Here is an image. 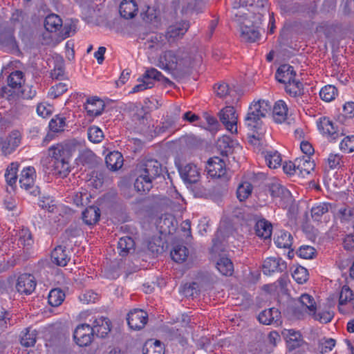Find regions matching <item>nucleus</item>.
Wrapping results in <instances>:
<instances>
[{
	"label": "nucleus",
	"mask_w": 354,
	"mask_h": 354,
	"mask_svg": "<svg viewBox=\"0 0 354 354\" xmlns=\"http://www.w3.org/2000/svg\"><path fill=\"white\" fill-rule=\"evenodd\" d=\"M214 89L216 95L221 98H225L228 96L233 97L236 94L234 89L230 88L229 85L224 82L215 85Z\"/></svg>",
	"instance_id": "obj_46"
},
{
	"label": "nucleus",
	"mask_w": 354,
	"mask_h": 354,
	"mask_svg": "<svg viewBox=\"0 0 354 354\" xmlns=\"http://www.w3.org/2000/svg\"><path fill=\"white\" fill-rule=\"evenodd\" d=\"M62 26V19L55 14L48 15L44 21V27L48 32H56Z\"/></svg>",
	"instance_id": "obj_37"
},
{
	"label": "nucleus",
	"mask_w": 354,
	"mask_h": 354,
	"mask_svg": "<svg viewBox=\"0 0 354 354\" xmlns=\"http://www.w3.org/2000/svg\"><path fill=\"white\" fill-rule=\"evenodd\" d=\"M119 11L122 17L129 19L133 18L138 12V6L135 0H122Z\"/></svg>",
	"instance_id": "obj_21"
},
{
	"label": "nucleus",
	"mask_w": 354,
	"mask_h": 354,
	"mask_svg": "<svg viewBox=\"0 0 354 354\" xmlns=\"http://www.w3.org/2000/svg\"><path fill=\"white\" fill-rule=\"evenodd\" d=\"M308 272L307 269L302 266L296 267L292 271V278L299 284H303L308 279Z\"/></svg>",
	"instance_id": "obj_52"
},
{
	"label": "nucleus",
	"mask_w": 354,
	"mask_h": 354,
	"mask_svg": "<svg viewBox=\"0 0 354 354\" xmlns=\"http://www.w3.org/2000/svg\"><path fill=\"white\" fill-rule=\"evenodd\" d=\"M297 254L301 258L310 259L315 256V250L312 246L302 245L299 248Z\"/></svg>",
	"instance_id": "obj_57"
},
{
	"label": "nucleus",
	"mask_w": 354,
	"mask_h": 354,
	"mask_svg": "<svg viewBox=\"0 0 354 354\" xmlns=\"http://www.w3.org/2000/svg\"><path fill=\"white\" fill-rule=\"evenodd\" d=\"M274 243L280 248H290L292 244V236L286 231H280L274 239Z\"/></svg>",
	"instance_id": "obj_40"
},
{
	"label": "nucleus",
	"mask_w": 354,
	"mask_h": 354,
	"mask_svg": "<svg viewBox=\"0 0 354 354\" xmlns=\"http://www.w3.org/2000/svg\"><path fill=\"white\" fill-rule=\"evenodd\" d=\"M36 286L35 277L31 274L24 273L18 277L15 288L21 295H29L34 292Z\"/></svg>",
	"instance_id": "obj_9"
},
{
	"label": "nucleus",
	"mask_w": 354,
	"mask_h": 354,
	"mask_svg": "<svg viewBox=\"0 0 354 354\" xmlns=\"http://www.w3.org/2000/svg\"><path fill=\"white\" fill-rule=\"evenodd\" d=\"M296 165L298 172L302 175L309 174L315 167V162L309 156L296 159Z\"/></svg>",
	"instance_id": "obj_33"
},
{
	"label": "nucleus",
	"mask_w": 354,
	"mask_h": 354,
	"mask_svg": "<svg viewBox=\"0 0 354 354\" xmlns=\"http://www.w3.org/2000/svg\"><path fill=\"white\" fill-rule=\"evenodd\" d=\"M100 210L96 206H89L82 212V220L88 225L95 224L100 219Z\"/></svg>",
	"instance_id": "obj_28"
},
{
	"label": "nucleus",
	"mask_w": 354,
	"mask_h": 354,
	"mask_svg": "<svg viewBox=\"0 0 354 354\" xmlns=\"http://www.w3.org/2000/svg\"><path fill=\"white\" fill-rule=\"evenodd\" d=\"M120 255L126 256L131 250H134L135 242L130 236H124L118 243Z\"/></svg>",
	"instance_id": "obj_41"
},
{
	"label": "nucleus",
	"mask_w": 354,
	"mask_h": 354,
	"mask_svg": "<svg viewBox=\"0 0 354 354\" xmlns=\"http://www.w3.org/2000/svg\"><path fill=\"white\" fill-rule=\"evenodd\" d=\"M299 302L302 307V310L308 313L309 315L315 314L316 303L312 296L308 294H303L299 298Z\"/></svg>",
	"instance_id": "obj_36"
},
{
	"label": "nucleus",
	"mask_w": 354,
	"mask_h": 354,
	"mask_svg": "<svg viewBox=\"0 0 354 354\" xmlns=\"http://www.w3.org/2000/svg\"><path fill=\"white\" fill-rule=\"evenodd\" d=\"M93 335L104 337L111 331V322L108 318L101 317L95 319L91 326Z\"/></svg>",
	"instance_id": "obj_17"
},
{
	"label": "nucleus",
	"mask_w": 354,
	"mask_h": 354,
	"mask_svg": "<svg viewBox=\"0 0 354 354\" xmlns=\"http://www.w3.org/2000/svg\"><path fill=\"white\" fill-rule=\"evenodd\" d=\"M79 298L84 304L95 303L98 299V295L93 290H86Z\"/></svg>",
	"instance_id": "obj_60"
},
{
	"label": "nucleus",
	"mask_w": 354,
	"mask_h": 354,
	"mask_svg": "<svg viewBox=\"0 0 354 354\" xmlns=\"http://www.w3.org/2000/svg\"><path fill=\"white\" fill-rule=\"evenodd\" d=\"M35 178L36 171L33 167L24 168L19 178L20 187L34 196L40 193L39 187L35 185Z\"/></svg>",
	"instance_id": "obj_5"
},
{
	"label": "nucleus",
	"mask_w": 354,
	"mask_h": 354,
	"mask_svg": "<svg viewBox=\"0 0 354 354\" xmlns=\"http://www.w3.org/2000/svg\"><path fill=\"white\" fill-rule=\"evenodd\" d=\"M218 148L221 150L222 154H225L231 150V146L230 145V138L228 137H223L219 139L217 142Z\"/></svg>",
	"instance_id": "obj_62"
},
{
	"label": "nucleus",
	"mask_w": 354,
	"mask_h": 354,
	"mask_svg": "<svg viewBox=\"0 0 354 354\" xmlns=\"http://www.w3.org/2000/svg\"><path fill=\"white\" fill-rule=\"evenodd\" d=\"M281 317V313L275 308H271L261 312L258 316L260 323L270 325L274 322H277Z\"/></svg>",
	"instance_id": "obj_25"
},
{
	"label": "nucleus",
	"mask_w": 354,
	"mask_h": 354,
	"mask_svg": "<svg viewBox=\"0 0 354 354\" xmlns=\"http://www.w3.org/2000/svg\"><path fill=\"white\" fill-rule=\"evenodd\" d=\"M0 40L2 44L10 48L16 47L15 38L12 33H5L1 35Z\"/></svg>",
	"instance_id": "obj_61"
},
{
	"label": "nucleus",
	"mask_w": 354,
	"mask_h": 354,
	"mask_svg": "<svg viewBox=\"0 0 354 354\" xmlns=\"http://www.w3.org/2000/svg\"><path fill=\"white\" fill-rule=\"evenodd\" d=\"M161 163L155 159L142 160L137 166L135 189L140 192H148L153 187V181L162 174Z\"/></svg>",
	"instance_id": "obj_2"
},
{
	"label": "nucleus",
	"mask_w": 354,
	"mask_h": 354,
	"mask_svg": "<svg viewBox=\"0 0 354 354\" xmlns=\"http://www.w3.org/2000/svg\"><path fill=\"white\" fill-rule=\"evenodd\" d=\"M339 149L344 153L354 151V136H346L339 144Z\"/></svg>",
	"instance_id": "obj_55"
},
{
	"label": "nucleus",
	"mask_w": 354,
	"mask_h": 354,
	"mask_svg": "<svg viewBox=\"0 0 354 354\" xmlns=\"http://www.w3.org/2000/svg\"><path fill=\"white\" fill-rule=\"evenodd\" d=\"M93 335L91 326L87 324L77 326L73 333L74 339L80 346H88L93 340Z\"/></svg>",
	"instance_id": "obj_10"
},
{
	"label": "nucleus",
	"mask_w": 354,
	"mask_h": 354,
	"mask_svg": "<svg viewBox=\"0 0 354 354\" xmlns=\"http://www.w3.org/2000/svg\"><path fill=\"white\" fill-rule=\"evenodd\" d=\"M252 185L248 181L240 183L236 189V196L240 201H244L252 194Z\"/></svg>",
	"instance_id": "obj_42"
},
{
	"label": "nucleus",
	"mask_w": 354,
	"mask_h": 354,
	"mask_svg": "<svg viewBox=\"0 0 354 354\" xmlns=\"http://www.w3.org/2000/svg\"><path fill=\"white\" fill-rule=\"evenodd\" d=\"M295 75L296 73L293 66L288 64H283L277 69L275 74V78L278 82L283 84H286L287 83L294 80L295 79Z\"/></svg>",
	"instance_id": "obj_18"
},
{
	"label": "nucleus",
	"mask_w": 354,
	"mask_h": 354,
	"mask_svg": "<svg viewBox=\"0 0 354 354\" xmlns=\"http://www.w3.org/2000/svg\"><path fill=\"white\" fill-rule=\"evenodd\" d=\"M261 11H266L268 7V0H234V7H244V6H253Z\"/></svg>",
	"instance_id": "obj_32"
},
{
	"label": "nucleus",
	"mask_w": 354,
	"mask_h": 354,
	"mask_svg": "<svg viewBox=\"0 0 354 354\" xmlns=\"http://www.w3.org/2000/svg\"><path fill=\"white\" fill-rule=\"evenodd\" d=\"M65 126L66 118L60 115H55L49 122L50 129L56 133L64 131Z\"/></svg>",
	"instance_id": "obj_48"
},
{
	"label": "nucleus",
	"mask_w": 354,
	"mask_h": 354,
	"mask_svg": "<svg viewBox=\"0 0 354 354\" xmlns=\"http://www.w3.org/2000/svg\"><path fill=\"white\" fill-rule=\"evenodd\" d=\"M179 172L183 180L187 183L193 184L198 181L200 172L196 165L187 163L179 168Z\"/></svg>",
	"instance_id": "obj_14"
},
{
	"label": "nucleus",
	"mask_w": 354,
	"mask_h": 354,
	"mask_svg": "<svg viewBox=\"0 0 354 354\" xmlns=\"http://www.w3.org/2000/svg\"><path fill=\"white\" fill-rule=\"evenodd\" d=\"M333 205L330 203H317L311 207V216L314 221H320L322 218L328 213Z\"/></svg>",
	"instance_id": "obj_26"
},
{
	"label": "nucleus",
	"mask_w": 354,
	"mask_h": 354,
	"mask_svg": "<svg viewBox=\"0 0 354 354\" xmlns=\"http://www.w3.org/2000/svg\"><path fill=\"white\" fill-rule=\"evenodd\" d=\"M337 94V88L332 85L324 86L319 92L321 99L326 102H330L334 100Z\"/></svg>",
	"instance_id": "obj_51"
},
{
	"label": "nucleus",
	"mask_w": 354,
	"mask_h": 354,
	"mask_svg": "<svg viewBox=\"0 0 354 354\" xmlns=\"http://www.w3.org/2000/svg\"><path fill=\"white\" fill-rule=\"evenodd\" d=\"M127 319L128 325L131 329L140 330L146 325L148 315L141 309H134L128 313Z\"/></svg>",
	"instance_id": "obj_12"
},
{
	"label": "nucleus",
	"mask_w": 354,
	"mask_h": 354,
	"mask_svg": "<svg viewBox=\"0 0 354 354\" xmlns=\"http://www.w3.org/2000/svg\"><path fill=\"white\" fill-rule=\"evenodd\" d=\"M283 335L286 336L287 348L289 351H293L301 345L303 339L299 332L293 329L286 330Z\"/></svg>",
	"instance_id": "obj_23"
},
{
	"label": "nucleus",
	"mask_w": 354,
	"mask_h": 354,
	"mask_svg": "<svg viewBox=\"0 0 354 354\" xmlns=\"http://www.w3.org/2000/svg\"><path fill=\"white\" fill-rule=\"evenodd\" d=\"M187 248L182 245H176L171 252L172 259L177 263L184 262L188 257Z\"/></svg>",
	"instance_id": "obj_43"
},
{
	"label": "nucleus",
	"mask_w": 354,
	"mask_h": 354,
	"mask_svg": "<svg viewBox=\"0 0 354 354\" xmlns=\"http://www.w3.org/2000/svg\"><path fill=\"white\" fill-rule=\"evenodd\" d=\"M65 298L64 292L59 288H55L50 291L48 297V304L57 307L61 305Z\"/></svg>",
	"instance_id": "obj_45"
},
{
	"label": "nucleus",
	"mask_w": 354,
	"mask_h": 354,
	"mask_svg": "<svg viewBox=\"0 0 354 354\" xmlns=\"http://www.w3.org/2000/svg\"><path fill=\"white\" fill-rule=\"evenodd\" d=\"M219 119L227 131L237 132L238 115L233 106H227L219 112Z\"/></svg>",
	"instance_id": "obj_8"
},
{
	"label": "nucleus",
	"mask_w": 354,
	"mask_h": 354,
	"mask_svg": "<svg viewBox=\"0 0 354 354\" xmlns=\"http://www.w3.org/2000/svg\"><path fill=\"white\" fill-rule=\"evenodd\" d=\"M310 316L320 323L327 324L333 319V313L330 311H322L316 313V310H315V314H312Z\"/></svg>",
	"instance_id": "obj_56"
},
{
	"label": "nucleus",
	"mask_w": 354,
	"mask_h": 354,
	"mask_svg": "<svg viewBox=\"0 0 354 354\" xmlns=\"http://www.w3.org/2000/svg\"><path fill=\"white\" fill-rule=\"evenodd\" d=\"M17 132L12 133L3 143L2 150L4 153H11L20 144V138Z\"/></svg>",
	"instance_id": "obj_39"
},
{
	"label": "nucleus",
	"mask_w": 354,
	"mask_h": 354,
	"mask_svg": "<svg viewBox=\"0 0 354 354\" xmlns=\"http://www.w3.org/2000/svg\"><path fill=\"white\" fill-rule=\"evenodd\" d=\"M270 104L265 100L254 102L249 106L245 118V124L254 133L251 136V142L256 144V142H260L261 135L259 131L261 129L263 124L262 118H266L270 113Z\"/></svg>",
	"instance_id": "obj_3"
},
{
	"label": "nucleus",
	"mask_w": 354,
	"mask_h": 354,
	"mask_svg": "<svg viewBox=\"0 0 354 354\" xmlns=\"http://www.w3.org/2000/svg\"><path fill=\"white\" fill-rule=\"evenodd\" d=\"M104 102L97 97H89L84 104V109L87 115L91 117H96L102 114L104 109Z\"/></svg>",
	"instance_id": "obj_16"
},
{
	"label": "nucleus",
	"mask_w": 354,
	"mask_h": 354,
	"mask_svg": "<svg viewBox=\"0 0 354 354\" xmlns=\"http://www.w3.org/2000/svg\"><path fill=\"white\" fill-rule=\"evenodd\" d=\"M241 37L248 42H254L259 37V32L254 26H249L247 25L241 26Z\"/></svg>",
	"instance_id": "obj_30"
},
{
	"label": "nucleus",
	"mask_w": 354,
	"mask_h": 354,
	"mask_svg": "<svg viewBox=\"0 0 354 354\" xmlns=\"http://www.w3.org/2000/svg\"><path fill=\"white\" fill-rule=\"evenodd\" d=\"M87 133L89 140L93 143L100 142L104 138L102 131L96 126L89 127Z\"/></svg>",
	"instance_id": "obj_53"
},
{
	"label": "nucleus",
	"mask_w": 354,
	"mask_h": 354,
	"mask_svg": "<svg viewBox=\"0 0 354 354\" xmlns=\"http://www.w3.org/2000/svg\"><path fill=\"white\" fill-rule=\"evenodd\" d=\"M353 216V210L347 206H342L338 209L337 216L342 223L348 222Z\"/></svg>",
	"instance_id": "obj_58"
},
{
	"label": "nucleus",
	"mask_w": 354,
	"mask_h": 354,
	"mask_svg": "<svg viewBox=\"0 0 354 354\" xmlns=\"http://www.w3.org/2000/svg\"><path fill=\"white\" fill-rule=\"evenodd\" d=\"M353 292L346 286H344L341 290L339 298V310L344 313L342 306L347 304L348 301H351L353 299Z\"/></svg>",
	"instance_id": "obj_49"
},
{
	"label": "nucleus",
	"mask_w": 354,
	"mask_h": 354,
	"mask_svg": "<svg viewBox=\"0 0 354 354\" xmlns=\"http://www.w3.org/2000/svg\"><path fill=\"white\" fill-rule=\"evenodd\" d=\"M123 156L118 151L110 152L105 158L107 167L112 171H116L123 165Z\"/></svg>",
	"instance_id": "obj_29"
},
{
	"label": "nucleus",
	"mask_w": 354,
	"mask_h": 354,
	"mask_svg": "<svg viewBox=\"0 0 354 354\" xmlns=\"http://www.w3.org/2000/svg\"><path fill=\"white\" fill-rule=\"evenodd\" d=\"M288 115V107L286 104L283 100H278L275 102L273 111L272 117L275 122L282 123L287 119Z\"/></svg>",
	"instance_id": "obj_27"
},
{
	"label": "nucleus",
	"mask_w": 354,
	"mask_h": 354,
	"mask_svg": "<svg viewBox=\"0 0 354 354\" xmlns=\"http://www.w3.org/2000/svg\"><path fill=\"white\" fill-rule=\"evenodd\" d=\"M254 227L257 236L263 239H270L272 230L271 223L262 218L256 222Z\"/></svg>",
	"instance_id": "obj_24"
},
{
	"label": "nucleus",
	"mask_w": 354,
	"mask_h": 354,
	"mask_svg": "<svg viewBox=\"0 0 354 354\" xmlns=\"http://www.w3.org/2000/svg\"><path fill=\"white\" fill-rule=\"evenodd\" d=\"M183 140L187 147H196L201 144V140L194 135L186 136Z\"/></svg>",
	"instance_id": "obj_63"
},
{
	"label": "nucleus",
	"mask_w": 354,
	"mask_h": 354,
	"mask_svg": "<svg viewBox=\"0 0 354 354\" xmlns=\"http://www.w3.org/2000/svg\"><path fill=\"white\" fill-rule=\"evenodd\" d=\"M162 77V74L161 72L158 71L155 68H150L146 70L145 73L143 75V79H145L147 81L151 80H158L160 81L161 77Z\"/></svg>",
	"instance_id": "obj_59"
},
{
	"label": "nucleus",
	"mask_w": 354,
	"mask_h": 354,
	"mask_svg": "<svg viewBox=\"0 0 354 354\" xmlns=\"http://www.w3.org/2000/svg\"><path fill=\"white\" fill-rule=\"evenodd\" d=\"M19 165L18 162H12L10 163L5 172V178L8 185L14 188L16 186L17 180V172L19 170Z\"/></svg>",
	"instance_id": "obj_31"
},
{
	"label": "nucleus",
	"mask_w": 354,
	"mask_h": 354,
	"mask_svg": "<svg viewBox=\"0 0 354 354\" xmlns=\"http://www.w3.org/2000/svg\"><path fill=\"white\" fill-rule=\"evenodd\" d=\"M166 36L162 34L154 33L150 35L144 43L145 48L152 51L161 49L166 43Z\"/></svg>",
	"instance_id": "obj_22"
},
{
	"label": "nucleus",
	"mask_w": 354,
	"mask_h": 354,
	"mask_svg": "<svg viewBox=\"0 0 354 354\" xmlns=\"http://www.w3.org/2000/svg\"><path fill=\"white\" fill-rule=\"evenodd\" d=\"M77 144L73 140L51 146L48 149L50 160L45 172L60 178L66 177L71 171L70 160Z\"/></svg>",
	"instance_id": "obj_1"
},
{
	"label": "nucleus",
	"mask_w": 354,
	"mask_h": 354,
	"mask_svg": "<svg viewBox=\"0 0 354 354\" xmlns=\"http://www.w3.org/2000/svg\"><path fill=\"white\" fill-rule=\"evenodd\" d=\"M71 259L70 252L66 247L57 246L51 252L52 261L59 266H65Z\"/></svg>",
	"instance_id": "obj_19"
},
{
	"label": "nucleus",
	"mask_w": 354,
	"mask_h": 354,
	"mask_svg": "<svg viewBox=\"0 0 354 354\" xmlns=\"http://www.w3.org/2000/svg\"><path fill=\"white\" fill-rule=\"evenodd\" d=\"M26 330V333L21 337V344L25 347L33 346L36 343L37 331L31 328H28Z\"/></svg>",
	"instance_id": "obj_47"
},
{
	"label": "nucleus",
	"mask_w": 354,
	"mask_h": 354,
	"mask_svg": "<svg viewBox=\"0 0 354 354\" xmlns=\"http://www.w3.org/2000/svg\"><path fill=\"white\" fill-rule=\"evenodd\" d=\"M8 86H3L0 90V95L2 97L8 98L15 93L13 89H20L25 82L24 75L21 71L12 72L7 79Z\"/></svg>",
	"instance_id": "obj_6"
},
{
	"label": "nucleus",
	"mask_w": 354,
	"mask_h": 354,
	"mask_svg": "<svg viewBox=\"0 0 354 354\" xmlns=\"http://www.w3.org/2000/svg\"><path fill=\"white\" fill-rule=\"evenodd\" d=\"M68 90V85L65 83H58L51 86L48 92V95L53 99H55L63 95Z\"/></svg>",
	"instance_id": "obj_54"
},
{
	"label": "nucleus",
	"mask_w": 354,
	"mask_h": 354,
	"mask_svg": "<svg viewBox=\"0 0 354 354\" xmlns=\"http://www.w3.org/2000/svg\"><path fill=\"white\" fill-rule=\"evenodd\" d=\"M285 89L287 93L295 97L300 96L304 93L302 83L295 79L285 84Z\"/></svg>",
	"instance_id": "obj_44"
},
{
	"label": "nucleus",
	"mask_w": 354,
	"mask_h": 354,
	"mask_svg": "<svg viewBox=\"0 0 354 354\" xmlns=\"http://www.w3.org/2000/svg\"><path fill=\"white\" fill-rule=\"evenodd\" d=\"M191 64V57L186 50L178 48L162 52L158 59V66L169 73L182 72Z\"/></svg>",
	"instance_id": "obj_4"
},
{
	"label": "nucleus",
	"mask_w": 354,
	"mask_h": 354,
	"mask_svg": "<svg viewBox=\"0 0 354 354\" xmlns=\"http://www.w3.org/2000/svg\"><path fill=\"white\" fill-rule=\"evenodd\" d=\"M207 174L213 178H219L226 173L225 162L218 157L211 158L207 164Z\"/></svg>",
	"instance_id": "obj_13"
},
{
	"label": "nucleus",
	"mask_w": 354,
	"mask_h": 354,
	"mask_svg": "<svg viewBox=\"0 0 354 354\" xmlns=\"http://www.w3.org/2000/svg\"><path fill=\"white\" fill-rule=\"evenodd\" d=\"M16 236H17L18 239V245H21L23 246H29L31 245L33 243L32 234L29 230L26 228H23L20 230L16 234Z\"/></svg>",
	"instance_id": "obj_50"
},
{
	"label": "nucleus",
	"mask_w": 354,
	"mask_h": 354,
	"mask_svg": "<svg viewBox=\"0 0 354 354\" xmlns=\"http://www.w3.org/2000/svg\"><path fill=\"white\" fill-rule=\"evenodd\" d=\"M346 118H354V102H346L343 106V115Z\"/></svg>",
	"instance_id": "obj_64"
},
{
	"label": "nucleus",
	"mask_w": 354,
	"mask_h": 354,
	"mask_svg": "<svg viewBox=\"0 0 354 354\" xmlns=\"http://www.w3.org/2000/svg\"><path fill=\"white\" fill-rule=\"evenodd\" d=\"M165 348L159 340H148L143 348V354H164Z\"/></svg>",
	"instance_id": "obj_38"
},
{
	"label": "nucleus",
	"mask_w": 354,
	"mask_h": 354,
	"mask_svg": "<svg viewBox=\"0 0 354 354\" xmlns=\"http://www.w3.org/2000/svg\"><path fill=\"white\" fill-rule=\"evenodd\" d=\"M319 131L324 135L333 140H336L339 136H344V131L335 126L333 122L328 117H321L317 120Z\"/></svg>",
	"instance_id": "obj_7"
},
{
	"label": "nucleus",
	"mask_w": 354,
	"mask_h": 354,
	"mask_svg": "<svg viewBox=\"0 0 354 354\" xmlns=\"http://www.w3.org/2000/svg\"><path fill=\"white\" fill-rule=\"evenodd\" d=\"M216 267L223 275L231 276L233 274L234 266L232 261L227 257H220L216 262Z\"/></svg>",
	"instance_id": "obj_34"
},
{
	"label": "nucleus",
	"mask_w": 354,
	"mask_h": 354,
	"mask_svg": "<svg viewBox=\"0 0 354 354\" xmlns=\"http://www.w3.org/2000/svg\"><path fill=\"white\" fill-rule=\"evenodd\" d=\"M189 28V21H181L169 27L166 37H167L169 39H178L181 38L187 32Z\"/></svg>",
	"instance_id": "obj_20"
},
{
	"label": "nucleus",
	"mask_w": 354,
	"mask_h": 354,
	"mask_svg": "<svg viewBox=\"0 0 354 354\" xmlns=\"http://www.w3.org/2000/svg\"><path fill=\"white\" fill-rule=\"evenodd\" d=\"M270 195L274 198L288 203L291 200L290 192L278 181H274L269 185Z\"/></svg>",
	"instance_id": "obj_15"
},
{
	"label": "nucleus",
	"mask_w": 354,
	"mask_h": 354,
	"mask_svg": "<svg viewBox=\"0 0 354 354\" xmlns=\"http://www.w3.org/2000/svg\"><path fill=\"white\" fill-rule=\"evenodd\" d=\"M264 158L267 165L271 169H276L281 166V154L276 150H268L264 152Z\"/></svg>",
	"instance_id": "obj_35"
},
{
	"label": "nucleus",
	"mask_w": 354,
	"mask_h": 354,
	"mask_svg": "<svg viewBox=\"0 0 354 354\" xmlns=\"http://www.w3.org/2000/svg\"><path fill=\"white\" fill-rule=\"evenodd\" d=\"M286 268V262L278 257L266 258L262 265L263 272L266 275H270L274 272H282Z\"/></svg>",
	"instance_id": "obj_11"
}]
</instances>
